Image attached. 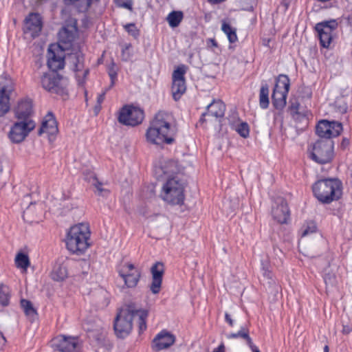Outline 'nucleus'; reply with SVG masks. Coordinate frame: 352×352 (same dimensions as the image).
Segmentation results:
<instances>
[{
  "instance_id": "51",
  "label": "nucleus",
  "mask_w": 352,
  "mask_h": 352,
  "mask_svg": "<svg viewBox=\"0 0 352 352\" xmlns=\"http://www.w3.org/2000/svg\"><path fill=\"white\" fill-rule=\"evenodd\" d=\"M6 342V338L3 336V333L0 332V351L3 349Z\"/></svg>"
},
{
  "instance_id": "11",
  "label": "nucleus",
  "mask_w": 352,
  "mask_h": 352,
  "mask_svg": "<svg viewBox=\"0 0 352 352\" xmlns=\"http://www.w3.org/2000/svg\"><path fill=\"white\" fill-rule=\"evenodd\" d=\"M35 126L36 124L34 121H28V122L17 121L12 126L8 133V138L13 143H21Z\"/></svg>"
},
{
  "instance_id": "26",
  "label": "nucleus",
  "mask_w": 352,
  "mask_h": 352,
  "mask_svg": "<svg viewBox=\"0 0 352 352\" xmlns=\"http://www.w3.org/2000/svg\"><path fill=\"white\" fill-rule=\"evenodd\" d=\"M316 131L322 139H331L330 122L324 120L320 121L316 126Z\"/></svg>"
},
{
  "instance_id": "18",
  "label": "nucleus",
  "mask_w": 352,
  "mask_h": 352,
  "mask_svg": "<svg viewBox=\"0 0 352 352\" xmlns=\"http://www.w3.org/2000/svg\"><path fill=\"white\" fill-rule=\"evenodd\" d=\"M175 337L169 332L162 331L158 333L153 341V349L159 351L167 349L174 344Z\"/></svg>"
},
{
  "instance_id": "55",
  "label": "nucleus",
  "mask_w": 352,
  "mask_h": 352,
  "mask_svg": "<svg viewBox=\"0 0 352 352\" xmlns=\"http://www.w3.org/2000/svg\"><path fill=\"white\" fill-rule=\"evenodd\" d=\"M346 110H347V107L345 104H344L343 106H340L339 108V111L342 113H346Z\"/></svg>"
},
{
  "instance_id": "49",
  "label": "nucleus",
  "mask_w": 352,
  "mask_h": 352,
  "mask_svg": "<svg viewBox=\"0 0 352 352\" xmlns=\"http://www.w3.org/2000/svg\"><path fill=\"white\" fill-rule=\"evenodd\" d=\"M107 91V89H105L97 98V103L99 106V109H100V107H101L100 104L102 103V102L104 100Z\"/></svg>"
},
{
  "instance_id": "22",
  "label": "nucleus",
  "mask_w": 352,
  "mask_h": 352,
  "mask_svg": "<svg viewBox=\"0 0 352 352\" xmlns=\"http://www.w3.org/2000/svg\"><path fill=\"white\" fill-rule=\"evenodd\" d=\"M206 112L202 113L203 116H212L215 118H222L226 111V105L221 100H213L206 107Z\"/></svg>"
},
{
  "instance_id": "16",
  "label": "nucleus",
  "mask_w": 352,
  "mask_h": 352,
  "mask_svg": "<svg viewBox=\"0 0 352 352\" xmlns=\"http://www.w3.org/2000/svg\"><path fill=\"white\" fill-rule=\"evenodd\" d=\"M32 113V103L30 99L25 98L19 100L17 105L14 108V117L18 121L26 122L33 121L31 119Z\"/></svg>"
},
{
  "instance_id": "17",
  "label": "nucleus",
  "mask_w": 352,
  "mask_h": 352,
  "mask_svg": "<svg viewBox=\"0 0 352 352\" xmlns=\"http://www.w3.org/2000/svg\"><path fill=\"white\" fill-rule=\"evenodd\" d=\"M42 30L41 16L37 13H31L25 19L24 32L35 38L39 35Z\"/></svg>"
},
{
  "instance_id": "63",
  "label": "nucleus",
  "mask_w": 352,
  "mask_h": 352,
  "mask_svg": "<svg viewBox=\"0 0 352 352\" xmlns=\"http://www.w3.org/2000/svg\"><path fill=\"white\" fill-rule=\"evenodd\" d=\"M228 120H229V122H232V121L230 120V118H228Z\"/></svg>"
},
{
  "instance_id": "29",
  "label": "nucleus",
  "mask_w": 352,
  "mask_h": 352,
  "mask_svg": "<svg viewBox=\"0 0 352 352\" xmlns=\"http://www.w3.org/2000/svg\"><path fill=\"white\" fill-rule=\"evenodd\" d=\"M183 18L184 14L182 11H172L168 14L166 21L171 28H176L180 24Z\"/></svg>"
},
{
  "instance_id": "56",
  "label": "nucleus",
  "mask_w": 352,
  "mask_h": 352,
  "mask_svg": "<svg viewBox=\"0 0 352 352\" xmlns=\"http://www.w3.org/2000/svg\"><path fill=\"white\" fill-rule=\"evenodd\" d=\"M314 232V230H309V228H306V229L303 231V232H302V236H305L307 235L309 232Z\"/></svg>"
},
{
  "instance_id": "4",
  "label": "nucleus",
  "mask_w": 352,
  "mask_h": 352,
  "mask_svg": "<svg viewBox=\"0 0 352 352\" xmlns=\"http://www.w3.org/2000/svg\"><path fill=\"white\" fill-rule=\"evenodd\" d=\"M316 198L322 204H330L338 200L342 194V184L336 178H325L318 180L312 186Z\"/></svg>"
},
{
  "instance_id": "10",
  "label": "nucleus",
  "mask_w": 352,
  "mask_h": 352,
  "mask_svg": "<svg viewBox=\"0 0 352 352\" xmlns=\"http://www.w3.org/2000/svg\"><path fill=\"white\" fill-rule=\"evenodd\" d=\"M143 119V110L133 106L123 107L118 116V121L120 123L132 126L141 124Z\"/></svg>"
},
{
  "instance_id": "7",
  "label": "nucleus",
  "mask_w": 352,
  "mask_h": 352,
  "mask_svg": "<svg viewBox=\"0 0 352 352\" xmlns=\"http://www.w3.org/2000/svg\"><path fill=\"white\" fill-rule=\"evenodd\" d=\"M14 82L8 74L0 76V117L10 109V98L14 91Z\"/></svg>"
},
{
  "instance_id": "62",
  "label": "nucleus",
  "mask_w": 352,
  "mask_h": 352,
  "mask_svg": "<svg viewBox=\"0 0 352 352\" xmlns=\"http://www.w3.org/2000/svg\"><path fill=\"white\" fill-rule=\"evenodd\" d=\"M204 117H205V116H203L201 115V118H200V122H204L206 120H205V118H204Z\"/></svg>"
},
{
  "instance_id": "3",
  "label": "nucleus",
  "mask_w": 352,
  "mask_h": 352,
  "mask_svg": "<svg viewBox=\"0 0 352 352\" xmlns=\"http://www.w3.org/2000/svg\"><path fill=\"white\" fill-rule=\"evenodd\" d=\"M170 118L169 114L164 111H159L155 116L146 133L148 142L162 146L175 142L177 130L175 125L170 124Z\"/></svg>"
},
{
  "instance_id": "6",
  "label": "nucleus",
  "mask_w": 352,
  "mask_h": 352,
  "mask_svg": "<svg viewBox=\"0 0 352 352\" xmlns=\"http://www.w3.org/2000/svg\"><path fill=\"white\" fill-rule=\"evenodd\" d=\"M334 142L329 138L320 139L313 145L310 157L321 164L329 163L333 158Z\"/></svg>"
},
{
  "instance_id": "47",
  "label": "nucleus",
  "mask_w": 352,
  "mask_h": 352,
  "mask_svg": "<svg viewBox=\"0 0 352 352\" xmlns=\"http://www.w3.org/2000/svg\"><path fill=\"white\" fill-rule=\"evenodd\" d=\"M116 3L118 7L126 8L129 10H132V1L131 0H115Z\"/></svg>"
},
{
  "instance_id": "45",
  "label": "nucleus",
  "mask_w": 352,
  "mask_h": 352,
  "mask_svg": "<svg viewBox=\"0 0 352 352\" xmlns=\"http://www.w3.org/2000/svg\"><path fill=\"white\" fill-rule=\"evenodd\" d=\"M124 30L133 37L139 36V30L137 29L135 23H128L124 26Z\"/></svg>"
},
{
  "instance_id": "15",
  "label": "nucleus",
  "mask_w": 352,
  "mask_h": 352,
  "mask_svg": "<svg viewBox=\"0 0 352 352\" xmlns=\"http://www.w3.org/2000/svg\"><path fill=\"white\" fill-rule=\"evenodd\" d=\"M53 347L60 352H75L78 347L77 338L58 336L52 340Z\"/></svg>"
},
{
  "instance_id": "52",
  "label": "nucleus",
  "mask_w": 352,
  "mask_h": 352,
  "mask_svg": "<svg viewBox=\"0 0 352 352\" xmlns=\"http://www.w3.org/2000/svg\"><path fill=\"white\" fill-rule=\"evenodd\" d=\"M226 321L230 324V326L232 327L234 324L233 320L231 318V316L229 314L226 313L225 314Z\"/></svg>"
},
{
  "instance_id": "27",
  "label": "nucleus",
  "mask_w": 352,
  "mask_h": 352,
  "mask_svg": "<svg viewBox=\"0 0 352 352\" xmlns=\"http://www.w3.org/2000/svg\"><path fill=\"white\" fill-rule=\"evenodd\" d=\"M290 87L289 77L285 74H280L276 79L274 90L288 93Z\"/></svg>"
},
{
  "instance_id": "35",
  "label": "nucleus",
  "mask_w": 352,
  "mask_h": 352,
  "mask_svg": "<svg viewBox=\"0 0 352 352\" xmlns=\"http://www.w3.org/2000/svg\"><path fill=\"white\" fill-rule=\"evenodd\" d=\"M300 104L298 102H292L289 107L291 115L296 120H307L306 116L299 112Z\"/></svg>"
},
{
  "instance_id": "31",
  "label": "nucleus",
  "mask_w": 352,
  "mask_h": 352,
  "mask_svg": "<svg viewBox=\"0 0 352 352\" xmlns=\"http://www.w3.org/2000/svg\"><path fill=\"white\" fill-rule=\"evenodd\" d=\"M15 263L17 267L26 270L30 266V259L28 254L19 252L15 257Z\"/></svg>"
},
{
  "instance_id": "40",
  "label": "nucleus",
  "mask_w": 352,
  "mask_h": 352,
  "mask_svg": "<svg viewBox=\"0 0 352 352\" xmlns=\"http://www.w3.org/2000/svg\"><path fill=\"white\" fill-rule=\"evenodd\" d=\"M324 281L327 288L335 286L337 283V279L335 274L326 271L324 275Z\"/></svg>"
},
{
  "instance_id": "23",
  "label": "nucleus",
  "mask_w": 352,
  "mask_h": 352,
  "mask_svg": "<svg viewBox=\"0 0 352 352\" xmlns=\"http://www.w3.org/2000/svg\"><path fill=\"white\" fill-rule=\"evenodd\" d=\"M76 33L75 25L62 28L58 32L59 44L70 45L75 38Z\"/></svg>"
},
{
  "instance_id": "12",
  "label": "nucleus",
  "mask_w": 352,
  "mask_h": 352,
  "mask_svg": "<svg viewBox=\"0 0 352 352\" xmlns=\"http://www.w3.org/2000/svg\"><path fill=\"white\" fill-rule=\"evenodd\" d=\"M47 66L56 72L65 66L64 47L61 45H51L47 50Z\"/></svg>"
},
{
  "instance_id": "36",
  "label": "nucleus",
  "mask_w": 352,
  "mask_h": 352,
  "mask_svg": "<svg viewBox=\"0 0 352 352\" xmlns=\"http://www.w3.org/2000/svg\"><path fill=\"white\" fill-rule=\"evenodd\" d=\"M89 336L94 339L98 345H104L105 344L106 333L102 329L96 331H90Z\"/></svg>"
},
{
  "instance_id": "46",
  "label": "nucleus",
  "mask_w": 352,
  "mask_h": 352,
  "mask_svg": "<svg viewBox=\"0 0 352 352\" xmlns=\"http://www.w3.org/2000/svg\"><path fill=\"white\" fill-rule=\"evenodd\" d=\"M108 74L111 80V86L114 85V80L117 78V68L114 62H112L109 67Z\"/></svg>"
},
{
  "instance_id": "8",
  "label": "nucleus",
  "mask_w": 352,
  "mask_h": 352,
  "mask_svg": "<svg viewBox=\"0 0 352 352\" xmlns=\"http://www.w3.org/2000/svg\"><path fill=\"white\" fill-rule=\"evenodd\" d=\"M43 87L50 92L60 96L67 95V80L56 72L46 74L41 78Z\"/></svg>"
},
{
  "instance_id": "33",
  "label": "nucleus",
  "mask_w": 352,
  "mask_h": 352,
  "mask_svg": "<svg viewBox=\"0 0 352 352\" xmlns=\"http://www.w3.org/2000/svg\"><path fill=\"white\" fill-rule=\"evenodd\" d=\"M222 31L227 35L230 43H233L237 41L236 30L230 24L223 22L221 26Z\"/></svg>"
},
{
  "instance_id": "48",
  "label": "nucleus",
  "mask_w": 352,
  "mask_h": 352,
  "mask_svg": "<svg viewBox=\"0 0 352 352\" xmlns=\"http://www.w3.org/2000/svg\"><path fill=\"white\" fill-rule=\"evenodd\" d=\"M131 47V44L126 45L124 48L122 50V59L124 61H127L129 60L131 57V54L129 53L128 50Z\"/></svg>"
},
{
  "instance_id": "41",
  "label": "nucleus",
  "mask_w": 352,
  "mask_h": 352,
  "mask_svg": "<svg viewBox=\"0 0 352 352\" xmlns=\"http://www.w3.org/2000/svg\"><path fill=\"white\" fill-rule=\"evenodd\" d=\"M261 265H262V267H261L262 274L264 278H266L267 279L270 280L268 283L270 284H271L273 282V279H272L273 276H272V273L270 269V264L268 263L267 261H262Z\"/></svg>"
},
{
  "instance_id": "64",
  "label": "nucleus",
  "mask_w": 352,
  "mask_h": 352,
  "mask_svg": "<svg viewBox=\"0 0 352 352\" xmlns=\"http://www.w3.org/2000/svg\"><path fill=\"white\" fill-rule=\"evenodd\" d=\"M111 87H112L111 85L110 87H109V88H107V89L108 90L109 89H111Z\"/></svg>"
},
{
  "instance_id": "5",
  "label": "nucleus",
  "mask_w": 352,
  "mask_h": 352,
  "mask_svg": "<svg viewBox=\"0 0 352 352\" xmlns=\"http://www.w3.org/2000/svg\"><path fill=\"white\" fill-rule=\"evenodd\" d=\"M90 237L89 226L85 223H79L72 226L67 232L66 246L73 254H82L89 248Z\"/></svg>"
},
{
  "instance_id": "53",
  "label": "nucleus",
  "mask_w": 352,
  "mask_h": 352,
  "mask_svg": "<svg viewBox=\"0 0 352 352\" xmlns=\"http://www.w3.org/2000/svg\"><path fill=\"white\" fill-rule=\"evenodd\" d=\"M317 1L320 2V3H329L328 5H326V6H323V8H328L332 7V3L331 2L332 0H317Z\"/></svg>"
},
{
  "instance_id": "43",
  "label": "nucleus",
  "mask_w": 352,
  "mask_h": 352,
  "mask_svg": "<svg viewBox=\"0 0 352 352\" xmlns=\"http://www.w3.org/2000/svg\"><path fill=\"white\" fill-rule=\"evenodd\" d=\"M235 129L241 137L244 138L248 137L250 129L246 122H241L236 126Z\"/></svg>"
},
{
  "instance_id": "14",
  "label": "nucleus",
  "mask_w": 352,
  "mask_h": 352,
  "mask_svg": "<svg viewBox=\"0 0 352 352\" xmlns=\"http://www.w3.org/2000/svg\"><path fill=\"white\" fill-rule=\"evenodd\" d=\"M68 58L74 65V71L76 72V78H77L78 85L81 86L83 85L85 83V78L89 73V69L88 68L84 69L85 58L83 54L80 51H78L70 54Z\"/></svg>"
},
{
  "instance_id": "21",
  "label": "nucleus",
  "mask_w": 352,
  "mask_h": 352,
  "mask_svg": "<svg viewBox=\"0 0 352 352\" xmlns=\"http://www.w3.org/2000/svg\"><path fill=\"white\" fill-rule=\"evenodd\" d=\"M69 261H57L51 272V278L55 281H63L68 276Z\"/></svg>"
},
{
  "instance_id": "32",
  "label": "nucleus",
  "mask_w": 352,
  "mask_h": 352,
  "mask_svg": "<svg viewBox=\"0 0 352 352\" xmlns=\"http://www.w3.org/2000/svg\"><path fill=\"white\" fill-rule=\"evenodd\" d=\"M126 276V279L123 280L125 285L128 288H133L135 287L139 282L141 273L140 272H133V274Z\"/></svg>"
},
{
  "instance_id": "57",
  "label": "nucleus",
  "mask_w": 352,
  "mask_h": 352,
  "mask_svg": "<svg viewBox=\"0 0 352 352\" xmlns=\"http://www.w3.org/2000/svg\"><path fill=\"white\" fill-rule=\"evenodd\" d=\"M209 42L211 43L212 46L217 47V43L214 39L210 38L209 39Z\"/></svg>"
},
{
  "instance_id": "54",
  "label": "nucleus",
  "mask_w": 352,
  "mask_h": 352,
  "mask_svg": "<svg viewBox=\"0 0 352 352\" xmlns=\"http://www.w3.org/2000/svg\"><path fill=\"white\" fill-rule=\"evenodd\" d=\"M213 352H225V346L224 344L222 343L221 344L218 348L215 349Z\"/></svg>"
},
{
  "instance_id": "25",
  "label": "nucleus",
  "mask_w": 352,
  "mask_h": 352,
  "mask_svg": "<svg viewBox=\"0 0 352 352\" xmlns=\"http://www.w3.org/2000/svg\"><path fill=\"white\" fill-rule=\"evenodd\" d=\"M171 90L173 99L178 100L186 90V81L173 80Z\"/></svg>"
},
{
  "instance_id": "58",
  "label": "nucleus",
  "mask_w": 352,
  "mask_h": 352,
  "mask_svg": "<svg viewBox=\"0 0 352 352\" xmlns=\"http://www.w3.org/2000/svg\"><path fill=\"white\" fill-rule=\"evenodd\" d=\"M251 349L252 352H260L259 349L256 346H253Z\"/></svg>"
},
{
  "instance_id": "42",
  "label": "nucleus",
  "mask_w": 352,
  "mask_h": 352,
  "mask_svg": "<svg viewBox=\"0 0 352 352\" xmlns=\"http://www.w3.org/2000/svg\"><path fill=\"white\" fill-rule=\"evenodd\" d=\"M342 131V125L340 122L332 121L330 122L331 138L338 136Z\"/></svg>"
},
{
  "instance_id": "44",
  "label": "nucleus",
  "mask_w": 352,
  "mask_h": 352,
  "mask_svg": "<svg viewBox=\"0 0 352 352\" xmlns=\"http://www.w3.org/2000/svg\"><path fill=\"white\" fill-rule=\"evenodd\" d=\"M90 182H91V184L94 186L95 188L97 189V190L98 191V194L100 195H103V192H108L107 190L102 188V184L98 180L97 177L95 175H93L91 177Z\"/></svg>"
},
{
  "instance_id": "19",
  "label": "nucleus",
  "mask_w": 352,
  "mask_h": 352,
  "mask_svg": "<svg viewBox=\"0 0 352 352\" xmlns=\"http://www.w3.org/2000/svg\"><path fill=\"white\" fill-rule=\"evenodd\" d=\"M152 273V283L150 286V289L153 294H157L160 292L162 276L164 274V265L162 263H156L151 267Z\"/></svg>"
},
{
  "instance_id": "34",
  "label": "nucleus",
  "mask_w": 352,
  "mask_h": 352,
  "mask_svg": "<svg viewBox=\"0 0 352 352\" xmlns=\"http://www.w3.org/2000/svg\"><path fill=\"white\" fill-rule=\"evenodd\" d=\"M10 298V290L9 287L4 285H0V305L7 306L9 304Z\"/></svg>"
},
{
  "instance_id": "9",
  "label": "nucleus",
  "mask_w": 352,
  "mask_h": 352,
  "mask_svg": "<svg viewBox=\"0 0 352 352\" xmlns=\"http://www.w3.org/2000/svg\"><path fill=\"white\" fill-rule=\"evenodd\" d=\"M338 23L336 19L323 21L316 24L314 29L318 33L320 44L322 47L328 48L333 40L332 32L338 28Z\"/></svg>"
},
{
  "instance_id": "37",
  "label": "nucleus",
  "mask_w": 352,
  "mask_h": 352,
  "mask_svg": "<svg viewBox=\"0 0 352 352\" xmlns=\"http://www.w3.org/2000/svg\"><path fill=\"white\" fill-rule=\"evenodd\" d=\"M188 67L185 65H179L173 72V80H185L184 75L186 73Z\"/></svg>"
},
{
  "instance_id": "20",
  "label": "nucleus",
  "mask_w": 352,
  "mask_h": 352,
  "mask_svg": "<svg viewBox=\"0 0 352 352\" xmlns=\"http://www.w3.org/2000/svg\"><path fill=\"white\" fill-rule=\"evenodd\" d=\"M58 133V126L56 118L52 112H49L43 118L41 126L38 131V135L47 133L54 135Z\"/></svg>"
},
{
  "instance_id": "39",
  "label": "nucleus",
  "mask_w": 352,
  "mask_h": 352,
  "mask_svg": "<svg viewBox=\"0 0 352 352\" xmlns=\"http://www.w3.org/2000/svg\"><path fill=\"white\" fill-rule=\"evenodd\" d=\"M21 306L23 309L26 315H36V309L33 307L32 303L30 300L26 299H22L21 300Z\"/></svg>"
},
{
  "instance_id": "30",
  "label": "nucleus",
  "mask_w": 352,
  "mask_h": 352,
  "mask_svg": "<svg viewBox=\"0 0 352 352\" xmlns=\"http://www.w3.org/2000/svg\"><path fill=\"white\" fill-rule=\"evenodd\" d=\"M269 87L263 84L259 93V104L262 109H267L269 106Z\"/></svg>"
},
{
  "instance_id": "13",
  "label": "nucleus",
  "mask_w": 352,
  "mask_h": 352,
  "mask_svg": "<svg viewBox=\"0 0 352 352\" xmlns=\"http://www.w3.org/2000/svg\"><path fill=\"white\" fill-rule=\"evenodd\" d=\"M273 219L278 223H287L290 216V211L286 200L283 197H277L272 207Z\"/></svg>"
},
{
  "instance_id": "61",
  "label": "nucleus",
  "mask_w": 352,
  "mask_h": 352,
  "mask_svg": "<svg viewBox=\"0 0 352 352\" xmlns=\"http://www.w3.org/2000/svg\"><path fill=\"white\" fill-rule=\"evenodd\" d=\"M100 109H99V106L98 104L95 107V111H96V113L100 110Z\"/></svg>"
},
{
  "instance_id": "24",
  "label": "nucleus",
  "mask_w": 352,
  "mask_h": 352,
  "mask_svg": "<svg viewBox=\"0 0 352 352\" xmlns=\"http://www.w3.org/2000/svg\"><path fill=\"white\" fill-rule=\"evenodd\" d=\"M288 93L273 90L272 95V104L276 109H282L286 104Z\"/></svg>"
},
{
  "instance_id": "1",
  "label": "nucleus",
  "mask_w": 352,
  "mask_h": 352,
  "mask_svg": "<svg viewBox=\"0 0 352 352\" xmlns=\"http://www.w3.org/2000/svg\"><path fill=\"white\" fill-rule=\"evenodd\" d=\"M175 167L173 162H168L164 166L155 168V175L157 179H166L163 184L160 197L171 205H181L184 202V184L177 175L172 177Z\"/></svg>"
},
{
  "instance_id": "60",
  "label": "nucleus",
  "mask_w": 352,
  "mask_h": 352,
  "mask_svg": "<svg viewBox=\"0 0 352 352\" xmlns=\"http://www.w3.org/2000/svg\"><path fill=\"white\" fill-rule=\"evenodd\" d=\"M232 118L233 120L237 118V116H236L235 113H233Z\"/></svg>"
},
{
  "instance_id": "59",
  "label": "nucleus",
  "mask_w": 352,
  "mask_h": 352,
  "mask_svg": "<svg viewBox=\"0 0 352 352\" xmlns=\"http://www.w3.org/2000/svg\"><path fill=\"white\" fill-rule=\"evenodd\" d=\"M329 346L328 345H325L324 347V352H329Z\"/></svg>"
},
{
  "instance_id": "50",
  "label": "nucleus",
  "mask_w": 352,
  "mask_h": 352,
  "mask_svg": "<svg viewBox=\"0 0 352 352\" xmlns=\"http://www.w3.org/2000/svg\"><path fill=\"white\" fill-rule=\"evenodd\" d=\"M350 144V141L347 138H343L340 144V148L345 150Z\"/></svg>"
},
{
  "instance_id": "2",
  "label": "nucleus",
  "mask_w": 352,
  "mask_h": 352,
  "mask_svg": "<svg viewBox=\"0 0 352 352\" xmlns=\"http://www.w3.org/2000/svg\"><path fill=\"white\" fill-rule=\"evenodd\" d=\"M135 316L138 317L139 333L146 329V319L148 311L138 308L134 303H129L120 309L114 319L113 329L118 338H125L131 333L133 320Z\"/></svg>"
},
{
  "instance_id": "28",
  "label": "nucleus",
  "mask_w": 352,
  "mask_h": 352,
  "mask_svg": "<svg viewBox=\"0 0 352 352\" xmlns=\"http://www.w3.org/2000/svg\"><path fill=\"white\" fill-rule=\"evenodd\" d=\"M227 338L228 339L237 338H242L246 341L247 344L250 346V349L255 346L254 345L251 338L249 336L248 330L245 328H241V329L237 333H232L227 335Z\"/></svg>"
},
{
  "instance_id": "38",
  "label": "nucleus",
  "mask_w": 352,
  "mask_h": 352,
  "mask_svg": "<svg viewBox=\"0 0 352 352\" xmlns=\"http://www.w3.org/2000/svg\"><path fill=\"white\" fill-rule=\"evenodd\" d=\"M133 272H140V270L136 269L133 264L126 263L122 267L118 273L122 280H124L126 278V275L131 274Z\"/></svg>"
}]
</instances>
